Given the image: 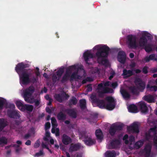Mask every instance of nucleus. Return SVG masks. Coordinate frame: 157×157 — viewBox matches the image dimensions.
<instances>
[{
	"mask_svg": "<svg viewBox=\"0 0 157 157\" xmlns=\"http://www.w3.org/2000/svg\"><path fill=\"white\" fill-rule=\"evenodd\" d=\"M7 125L6 121H5L4 119H0V132L2 131Z\"/></svg>",
	"mask_w": 157,
	"mask_h": 157,
	"instance_id": "34",
	"label": "nucleus"
},
{
	"mask_svg": "<svg viewBox=\"0 0 157 157\" xmlns=\"http://www.w3.org/2000/svg\"><path fill=\"white\" fill-rule=\"evenodd\" d=\"M95 103L99 108L101 109L105 108V104L104 100L100 99L98 98Z\"/></svg>",
	"mask_w": 157,
	"mask_h": 157,
	"instance_id": "24",
	"label": "nucleus"
},
{
	"mask_svg": "<svg viewBox=\"0 0 157 157\" xmlns=\"http://www.w3.org/2000/svg\"><path fill=\"white\" fill-rule=\"evenodd\" d=\"M129 89L132 94L133 95H137L139 93L137 90L134 86L130 87Z\"/></svg>",
	"mask_w": 157,
	"mask_h": 157,
	"instance_id": "42",
	"label": "nucleus"
},
{
	"mask_svg": "<svg viewBox=\"0 0 157 157\" xmlns=\"http://www.w3.org/2000/svg\"><path fill=\"white\" fill-rule=\"evenodd\" d=\"M7 144V139L4 136L0 138V144Z\"/></svg>",
	"mask_w": 157,
	"mask_h": 157,
	"instance_id": "45",
	"label": "nucleus"
},
{
	"mask_svg": "<svg viewBox=\"0 0 157 157\" xmlns=\"http://www.w3.org/2000/svg\"><path fill=\"white\" fill-rule=\"evenodd\" d=\"M153 140L155 144L157 145V136L154 137Z\"/></svg>",
	"mask_w": 157,
	"mask_h": 157,
	"instance_id": "64",
	"label": "nucleus"
},
{
	"mask_svg": "<svg viewBox=\"0 0 157 157\" xmlns=\"http://www.w3.org/2000/svg\"><path fill=\"white\" fill-rule=\"evenodd\" d=\"M120 92L124 98L128 99L130 98V95L126 90L124 89H121Z\"/></svg>",
	"mask_w": 157,
	"mask_h": 157,
	"instance_id": "26",
	"label": "nucleus"
},
{
	"mask_svg": "<svg viewBox=\"0 0 157 157\" xmlns=\"http://www.w3.org/2000/svg\"><path fill=\"white\" fill-rule=\"evenodd\" d=\"M6 108H8L10 109H14L15 108V106L14 104H13L6 103Z\"/></svg>",
	"mask_w": 157,
	"mask_h": 157,
	"instance_id": "48",
	"label": "nucleus"
},
{
	"mask_svg": "<svg viewBox=\"0 0 157 157\" xmlns=\"http://www.w3.org/2000/svg\"><path fill=\"white\" fill-rule=\"evenodd\" d=\"M78 75L77 74V73L74 72L71 75L70 81H72L74 79L78 78Z\"/></svg>",
	"mask_w": 157,
	"mask_h": 157,
	"instance_id": "40",
	"label": "nucleus"
},
{
	"mask_svg": "<svg viewBox=\"0 0 157 157\" xmlns=\"http://www.w3.org/2000/svg\"><path fill=\"white\" fill-rule=\"evenodd\" d=\"M144 142L141 140L139 141L136 142L134 144V147L136 149L140 148L143 145Z\"/></svg>",
	"mask_w": 157,
	"mask_h": 157,
	"instance_id": "39",
	"label": "nucleus"
},
{
	"mask_svg": "<svg viewBox=\"0 0 157 157\" xmlns=\"http://www.w3.org/2000/svg\"><path fill=\"white\" fill-rule=\"evenodd\" d=\"M50 127V123L49 122H46L45 125V128L46 130L49 129Z\"/></svg>",
	"mask_w": 157,
	"mask_h": 157,
	"instance_id": "54",
	"label": "nucleus"
},
{
	"mask_svg": "<svg viewBox=\"0 0 157 157\" xmlns=\"http://www.w3.org/2000/svg\"><path fill=\"white\" fill-rule=\"evenodd\" d=\"M79 106L82 110H84L86 108V100L85 99L79 100Z\"/></svg>",
	"mask_w": 157,
	"mask_h": 157,
	"instance_id": "29",
	"label": "nucleus"
},
{
	"mask_svg": "<svg viewBox=\"0 0 157 157\" xmlns=\"http://www.w3.org/2000/svg\"><path fill=\"white\" fill-rule=\"evenodd\" d=\"M123 127V124L118 125H112L109 129V132L112 136H114L117 131L122 130Z\"/></svg>",
	"mask_w": 157,
	"mask_h": 157,
	"instance_id": "9",
	"label": "nucleus"
},
{
	"mask_svg": "<svg viewBox=\"0 0 157 157\" xmlns=\"http://www.w3.org/2000/svg\"><path fill=\"white\" fill-rule=\"evenodd\" d=\"M45 110L47 113L50 114H51L52 113V110L48 107H46Z\"/></svg>",
	"mask_w": 157,
	"mask_h": 157,
	"instance_id": "56",
	"label": "nucleus"
},
{
	"mask_svg": "<svg viewBox=\"0 0 157 157\" xmlns=\"http://www.w3.org/2000/svg\"><path fill=\"white\" fill-rule=\"evenodd\" d=\"M75 66L72 65L69 66L66 69L65 73L61 79L60 80L62 83H64L67 82L68 80H70V77L72 71L75 68Z\"/></svg>",
	"mask_w": 157,
	"mask_h": 157,
	"instance_id": "3",
	"label": "nucleus"
},
{
	"mask_svg": "<svg viewBox=\"0 0 157 157\" xmlns=\"http://www.w3.org/2000/svg\"><path fill=\"white\" fill-rule=\"evenodd\" d=\"M6 100L4 99L0 98V113L3 109L4 105L5 104Z\"/></svg>",
	"mask_w": 157,
	"mask_h": 157,
	"instance_id": "41",
	"label": "nucleus"
},
{
	"mask_svg": "<svg viewBox=\"0 0 157 157\" xmlns=\"http://www.w3.org/2000/svg\"><path fill=\"white\" fill-rule=\"evenodd\" d=\"M78 100L75 97L73 96L72 98L70 99L68 102V105L71 106L72 105H75L77 104Z\"/></svg>",
	"mask_w": 157,
	"mask_h": 157,
	"instance_id": "33",
	"label": "nucleus"
},
{
	"mask_svg": "<svg viewBox=\"0 0 157 157\" xmlns=\"http://www.w3.org/2000/svg\"><path fill=\"white\" fill-rule=\"evenodd\" d=\"M38 80L37 78H36L33 77L32 79V82L33 83L36 82Z\"/></svg>",
	"mask_w": 157,
	"mask_h": 157,
	"instance_id": "62",
	"label": "nucleus"
},
{
	"mask_svg": "<svg viewBox=\"0 0 157 157\" xmlns=\"http://www.w3.org/2000/svg\"><path fill=\"white\" fill-rule=\"evenodd\" d=\"M64 72V69L63 68H59L56 72L57 76H61Z\"/></svg>",
	"mask_w": 157,
	"mask_h": 157,
	"instance_id": "47",
	"label": "nucleus"
},
{
	"mask_svg": "<svg viewBox=\"0 0 157 157\" xmlns=\"http://www.w3.org/2000/svg\"><path fill=\"white\" fill-rule=\"evenodd\" d=\"M116 153L114 151H107L105 153L106 157H115Z\"/></svg>",
	"mask_w": 157,
	"mask_h": 157,
	"instance_id": "35",
	"label": "nucleus"
},
{
	"mask_svg": "<svg viewBox=\"0 0 157 157\" xmlns=\"http://www.w3.org/2000/svg\"><path fill=\"white\" fill-rule=\"evenodd\" d=\"M132 71L131 70H127L126 69H124L123 71V73L122 75L125 78H127L134 75Z\"/></svg>",
	"mask_w": 157,
	"mask_h": 157,
	"instance_id": "23",
	"label": "nucleus"
},
{
	"mask_svg": "<svg viewBox=\"0 0 157 157\" xmlns=\"http://www.w3.org/2000/svg\"><path fill=\"white\" fill-rule=\"evenodd\" d=\"M79 134L81 137L84 139L83 141L85 144L87 146H91L94 144L96 141L92 139L91 135L86 131H82Z\"/></svg>",
	"mask_w": 157,
	"mask_h": 157,
	"instance_id": "2",
	"label": "nucleus"
},
{
	"mask_svg": "<svg viewBox=\"0 0 157 157\" xmlns=\"http://www.w3.org/2000/svg\"><path fill=\"white\" fill-rule=\"evenodd\" d=\"M82 147L81 144L79 143L76 144L72 143L69 149L70 152H73L79 150Z\"/></svg>",
	"mask_w": 157,
	"mask_h": 157,
	"instance_id": "16",
	"label": "nucleus"
},
{
	"mask_svg": "<svg viewBox=\"0 0 157 157\" xmlns=\"http://www.w3.org/2000/svg\"><path fill=\"white\" fill-rule=\"evenodd\" d=\"M127 39L129 48H136L137 47L136 38L135 36L132 35H128L127 36Z\"/></svg>",
	"mask_w": 157,
	"mask_h": 157,
	"instance_id": "7",
	"label": "nucleus"
},
{
	"mask_svg": "<svg viewBox=\"0 0 157 157\" xmlns=\"http://www.w3.org/2000/svg\"><path fill=\"white\" fill-rule=\"evenodd\" d=\"M135 83L138 85L139 88L141 90H144L145 88V84L142 79L139 78H136L135 79Z\"/></svg>",
	"mask_w": 157,
	"mask_h": 157,
	"instance_id": "20",
	"label": "nucleus"
},
{
	"mask_svg": "<svg viewBox=\"0 0 157 157\" xmlns=\"http://www.w3.org/2000/svg\"><path fill=\"white\" fill-rule=\"evenodd\" d=\"M62 142L65 145H67L71 143L72 140L71 137L65 134H63L62 137Z\"/></svg>",
	"mask_w": 157,
	"mask_h": 157,
	"instance_id": "21",
	"label": "nucleus"
},
{
	"mask_svg": "<svg viewBox=\"0 0 157 157\" xmlns=\"http://www.w3.org/2000/svg\"><path fill=\"white\" fill-rule=\"evenodd\" d=\"M95 134L98 139L101 140L103 139L102 133L101 129L96 130L95 131Z\"/></svg>",
	"mask_w": 157,
	"mask_h": 157,
	"instance_id": "30",
	"label": "nucleus"
},
{
	"mask_svg": "<svg viewBox=\"0 0 157 157\" xmlns=\"http://www.w3.org/2000/svg\"><path fill=\"white\" fill-rule=\"evenodd\" d=\"M51 123L52 126L53 127H56L58 126V124L56 120L55 117H52L51 118Z\"/></svg>",
	"mask_w": 157,
	"mask_h": 157,
	"instance_id": "44",
	"label": "nucleus"
},
{
	"mask_svg": "<svg viewBox=\"0 0 157 157\" xmlns=\"http://www.w3.org/2000/svg\"><path fill=\"white\" fill-rule=\"evenodd\" d=\"M29 64L22 62L17 64L15 67V70L18 74L20 75L23 72L27 71V70L25 68L29 67Z\"/></svg>",
	"mask_w": 157,
	"mask_h": 157,
	"instance_id": "5",
	"label": "nucleus"
},
{
	"mask_svg": "<svg viewBox=\"0 0 157 157\" xmlns=\"http://www.w3.org/2000/svg\"><path fill=\"white\" fill-rule=\"evenodd\" d=\"M143 99L145 101L148 103H152L154 102V99L153 96L151 95H145L143 98Z\"/></svg>",
	"mask_w": 157,
	"mask_h": 157,
	"instance_id": "27",
	"label": "nucleus"
},
{
	"mask_svg": "<svg viewBox=\"0 0 157 157\" xmlns=\"http://www.w3.org/2000/svg\"><path fill=\"white\" fill-rule=\"evenodd\" d=\"M33 106L32 105L26 104H24L22 111H24L26 110L30 112H31L33 111Z\"/></svg>",
	"mask_w": 157,
	"mask_h": 157,
	"instance_id": "28",
	"label": "nucleus"
},
{
	"mask_svg": "<svg viewBox=\"0 0 157 157\" xmlns=\"http://www.w3.org/2000/svg\"><path fill=\"white\" fill-rule=\"evenodd\" d=\"M136 66V63L134 62H132L129 65L130 67L132 68H134Z\"/></svg>",
	"mask_w": 157,
	"mask_h": 157,
	"instance_id": "63",
	"label": "nucleus"
},
{
	"mask_svg": "<svg viewBox=\"0 0 157 157\" xmlns=\"http://www.w3.org/2000/svg\"><path fill=\"white\" fill-rule=\"evenodd\" d=\"M7 114L10 117L14 119H18L20 117L17 111L14 110L8 109L7 111Z\"/></svg>",
	"mask_w": 157,
	"mask_h": 157,
	"instance_id": "15",
	"label": "nucleus"
},
{
	"mask_svg": "<svg viewBox=\"0 0 157 157\" xmlns=\"http://www.w3.org/2000/svg\"><path fill=\"white\" fill-rule=\"evenodd\" d=\"M40 145L39 141V140H37L36 142L34 145V147L35 148H37Z\"/></svg>",
	"mask_w": 157,
	"mask_h": 157,
	"instance_id": "55",
	"label": "nucleus"
},
{
	"mask_svg": "<svg viewBox=\"0 0 157 157\" xmlns=\"http://www.w3.org/2000/svg\"><path fill=\"white\" fill-rule=\"evenodd\" d=\"M83 57L86 63L88 65H90V63H88V61H89L90 59L93 58L94 55L90 52L87 51L84 53Z\"/></svg>",
	"mask_w": 157,
	"mask_h": 157,
	"instance_id": "19",
	"label": "nucleus"
},
{
	"mask_svg": "<svg viewBox=\"0 0 157 157\" xmlns=\"http://www.w3.org/2000/svg\"><path fill=\"white\" fill-rule=\"evenodd\" d=\"M34 90V87L32 86H30L23 91V97L25 101L27 100V98L30 97Z\"/></svg>",
	"mask_w": 157,
	"mask_h": 157,
	"instance_id": "11",
	"label": "nucleus"
},
{
	"mask_svg": "<svg viewBox=\"0 0 157 157\" xmlns=\"http://www.w3.org/2000/svg\"><path fill=\"white\" fill-rule=\"evenodd\" d=\"M27 100L25 101L27 103L33 104L34 102L35 99H34L33 98H30V97H29V98H27Z\"/></svg>",
	"mask_w": 157,
	"mask_h": 157,
	"instance_id": "49",
	"label": "nucleus"
},
{
	"mask_svg": "<svg viewBox=\"0 0 157 157\" xmlns=\"http://www.w3.org/2000/svg\"><path fill=\"white\" fill-rule=\"evenodd\" d=\"M98 96L101 97H103L105 94L112 93L113 91V90L111 88L103 87L102 83H100L98 85Z\"/></svg>",
	"mask_w": 157,
	"mask_h": 157,
	"instance_id": "4",
	"label": "nucleus"
},
{
	"mask_svg": "<svg viewBox=\"0 0 157 157\" xmlns=\"http://www.w3.org/2000/svg\"><path fill=\"white\" fill-rule=\"evenodd\" d=\"M57 117L59 120L64 121L66 119V116L62 111H60L57 114Z\"/></svg>",
	"mask_w": 157,
	"mask_h": 157,
	"instance_id": "31",
	"label": "nucleus"
},
{
	"mask_svg": "<svg viewBox=\"0 0 157 157\" xmlns=\"http://www.w3.org/2000/svg\"><path fill=\"white\" fill-rule=\"evenodd\" d=\"M105 100L107 103L105 104V108L109 110H112L115 107V102L114 98L111 96H108L106 98Z\"/></svg>",
	"mask_w": 157,
	"mask_h": 157,
	"instance_id": "8",
	"label": "nucleus"
},
{
	"mask_svg": "<svg viewBox=\"0 0 157 157\" xmlns=\"http://www.w3.org/2000/svg\"><path fill=\"white\" fill-rule=\"evenodd\" d=\"M157 127L156 126H155L151 128L149 130L148 133H146V137H150L151 136L150 133L152 132L154 133H156V128Z\"/></svg>",
	"mask_w": 157,
	"mask_h": 157,
	"instance_id": "37",
	"label": "nucleus"
},
{
	"mask_svg": "<svg viewBox=\"0 0 157 157\" xmlns=\"http://www.w3.org/2000/svg\"><path fill=\"white\" fill-rule=\"evenodd\" d=\"M148 67L147 66H144L142 69V72L144 74H147L148 72L147 70Z\"/></svg>",
	"mask_w": 157,
	"mask_h": 157,
	"instance_id": "52",
	"label": "nucleus"
},
{
	"mask_svg": "<svg viewBox=\"0 0 157 157\" xmlns=\"http://www.w3.org/2000/svg\"><path fill=\"white\" fill-rule=\"evenodd\" d=\"M118 85V84L117 82H114L112 83L111 84V86L113 88H115Z\"/></svg>",
	"mask_w": 157,
	"mask_h": 157,
	"instance_id": "61",
	"label": "nucleus"
},
{
	"mask_svg": "<svg viewBox=\"0 0 157 157\" xmlns=\"http://www.w3.org/2000/svg\"><path fill=\"white\" fill-rule=\"evenodd\" d=\"M147 88H149L151 91H154L155 92L157 90V86H150L149 85L147 86Z\"/></svg>",
	"mask_w": 157,
	"mask_h": 157,
	"instance_id": "46",
	"label": "nucleus"
},
{
	"mask_svg": "<svg viewBox=\"0 0 157 157\" xmlns=\"http://www.w3.org/2000/svg\"><path fill=\"white\" fill-rule=\"evenodd\" d=\"M69 97V95L65 92L56 94L54 95L55 98L60 103L62 102L64 100L67 99Z\"/></svg>",
	"mask_w": 157,
	"mask_h": 157,
	"instance_id": "10",
	"label": "nucleus"
},
{
	"mask_svg": "<svg viewBox=\"0 0 157 157\" xmlns=\"http://www.w3.org/2000/svg\"><path fill=\"white\" fill-rule=\"evenodd\" d=\"M56 127H52L51 129V132L52 133H55L56 136H59V131L58 128L56 129Z\"/></svg>",
	"mask_w": 157,
	"mask_h": 157,
	"instance_id": "43",
	"label": "nucleus"
},
{
	"mask_svg": "<svg viewBox=\"0 0 157 157\" xmlns=\"http://www.w3.org/2000/svg\"><path fill=\"white\" fill-rule=\"evenodd\" d=\"M63 111L73 118H76L77 117V114L75 109H67L63 110Z\"/></svg>",
	"mask_w": 157,
	"mask_h": 157,
	"instance_id": "14",
	"label": "nucleus"
},
{
	"mask_svg": "<svg viewBox=\"0 0 157 157\" xmlns=\"http://www.w3.org/2000/svg\"><path fill=\"white\" fill-rule=\"evenodd\" d=\"M127 130L131 132L138 133L139 132V129L138 123L137 122H134L130 126L127 127Z\"/></svg>",
	"mask_w": 157,
	"mask_h": 157,
	"instance_id": "13",
	"label": "nucleus"
},
{
	"mask_svg": "<svg viewBox=\"0 0 157 157\" xmlns=\"http://www.w3.org/2000/svg\"><path fill=\"white\" fill-rule=\"evenodd\" d=\"M87 87L86 91L87 92H90L92 91V88L91 84H89L87 86Z\"/></svg>",
	"mask_w": 157,
	"mask_h": 157,
	"instance_id": "53",
	"label": "nucleus"
},
{
	"mask_svg": "<svg viewBox=\"0 0 157 157\" xmlns=\"http://www.w3.org/2000/svg\"><path fill=\"white\" fill-rule=\"evenodd\" d=\"M90 98L93 101V102L95 103L98 99L97 98L95 95H91Z\"/></svg>",
	"mask_w": 157,
	"mask_h": 157,
	"instance_id": "51",
	"label": "nucleus"
},
{
	"mask_svg": "<svg viewBox=\"0 0 157 157\" xmlns=\"http://www.w3.org/2000/svg\"><path fill=\"white\" fill-rule=\"evenodd\" d=\"M138 106L142 113H146L148 112V108L146 104L144 102L142 101L139 102L138 104Z\"/></svg>",
	"mask_w": 157,
	"mask_h": 157,
	"instance_id": "22",
	"label": "nucleus"
},
{
	"mask_svg": "<svg viewBox=\"0 0 157 157\" xmlns=\"http://www.w3.org/2000/svg\"><path fill=\"white\" fill-rule=\"evenodd\" d=\"M135 140V137L133 136H131L129 137V141L132 142Z\"/></svg>",
	"mask_w": 157,
	"mask_h": 157,
	"instance_id": "60",
	"label": "nucleus"
},
{
	"mask_svg": "<svg viewBox=\"0 0 157 157\" xmlns=\"http://www.w3.org/2000/svg\"><path fill=\"white\" fill-rule=\"evenodd\" d=\"M31 136V135L29 133H27L25 135L23 138L25 140H27Z\"/></svg>",
	"mask_w": 157,
	"mask_h": 157,
	"instance_id": "58",
	"label": "nucleus"
},
{
	"mask_svg": "<svg viewBox=\"0 0 157 157\" xmlns=\"http://www.w3.org/2000/svg\"><path fill=\"white\" fill-rule=\"evenodd\" d=\"M128 109L129 111L131 113H136L137 112V107L134 104H132L129 105L128 107Z\"/></svg>",
	"mask_w": 157,
	"mask_h": 157,
	"instance_id": "32",
	"label": "nucleus"
},
{
	"mask_svg": "<svg viewBox=\"0 0 157 157\" xmlns=\"http://www.w3.org/2000/svg\"><path fill=\"white\" fill-rule=\"evenodd\" d=\"M35 105L36 106H38L40 104V101L39 100L37 99H35Z\"/></svg>",
	"mask_w": 157,
	"mask_h": 157,
	"instance_id": "59",
	"label": "nucleus"
},
{
	"mask_svg": "<svg viewBox=\"0 0 157 157\" xmlns=\"http://www.w3.org/2000/svg\"><path fill=\"white\" fill-rule=\"evenodd\" d=\"M16 105L18 108L22 111L24 104L21 101H17L16 102Z\"/></svg>",
	"mask_w": 157,
	"mask_h": 157,
	"instance_id": "38",
	"label": "nucleus"
},
{
	"mask_svg": "<svg viewBox=\"0 0 157 157\" xmlns=\"http://www.w3.org/2000/svg\"><path fill=\"white\" fill-rule=\"evenodd\" d=\"M151 146L149 144H147L144 149L141 150L139 152L141 155H144L145 157H149L150 155Z\"/></svg>",
	"mask_w": 157,
	"mask_h": 157,
	"instance_id": "12",
	"label": "nucleus"
},
{
	"mask_svg": "<svg viewBox=\"0 0 157 157\" xmlns=\"http://www.w3.org/2000/svg\"><path fill=\"white\" fill-rule=\"evenodd\" d=\"M154 45L151 44H148L144 46V49L147 52H149L152 51V47H154Z\"/></svg>",
	"mask_w": 157,
	"mask_h": 157,
	"instance_id": "36",
	"label": "nucleus"
},
{
	"mask_svg": "<svg viewBox=\"0 0 157 157\" xmlns=\"http://www.w3.org/2000/svg\"><path fill=\"white\" fill-rule=\"evenodd\" d=\"M147 43V40L146 37L143 36L140 39L139 44L140 46L144 47Z\"/></svg>",
	"mask_w": 157,
	"mask_h": 157,
	"instance_id": "25",
	"label": "nucleus"
},
{
	"mask_svg": "<svg viewBox=\"0 0 157 157\" xmlns=\"http://www.w3.org/2000/svg\"><path fill=\"white\" fill-rule=\"evenodd\" d=\"M44 153L43 149L40 150L39 152L36 153L35 156L37 157H39L42 155H43Z\"/></svg>",
	"mask_w": 157,
	"mask_h": 157,
	"instance_id": "50",
	"label": "nucleus"
},
{
	"mask_svg": "<svg viewBox=\"0 0 157 157\" xmlns=\"http://www.w3.org/2000/svg\"><path fill=\"white\" fill-rule=\"evenodd\" d=\"M30 73L27 71L23 72L19 75L20 82L23 85H27L30 82Z\"/></svg>",
	"mask_w": 157,
	"mask_h": 157,
	"instance_id": "6",
	"label": "nucleus"
},
{
	"mask_svg": "<svg viewBox=\"0 0 157 157\" xmlns=\"http://www.w3.org/2000/svg\"><path fill=\"white\" fill-rule=\"evenodd\" d=\"M57 78V76L55 75H53L52 76V80L54 82H56Z\"/></svg>",
	"mask_w": 157,
	"mask_h": 157,
	"instance_id": "57",
	"label": "nucleus"
},
{
	"mask_svg": "<svg viewBox=\"0 0 157 157\" xmlns=\"http://www.w3.org/2000/svg\"><path fill=\"white\" fill-rule=\"evenodd\" d=\"M109 51V48L106 45L103 46L97 50L95 55L97 57V61L99 63L102 65L108 63V61L106 58L107 57Z\"/></svg>",
	"mask_w": 157,
	"mask_h": 157,
	"instance_id": "1",
	"label": "nucleus"
},
{
	"mask_svg": "<svg viewBox=\"0 0 157 157\" xmlns=\"http://www.w3.org/2000/svg\"><path fill=\"white\" fill-rule=\"evenodd\" d=\"M121 144V141L119 139H114L113 140L109 145V149H115L119 148Z\"/></svg>",
	"mask_w": 157,
	"mask_h": 157,
	"instance_id": "17",
	"label": "nucleus"
},
{
	"mask_svg": "<svg viewBox=\"0 0 157 157\" xmlns=\"http://www.w3.org/2000/svg\"><path fill=\"white\" fill-rule=\"evenodd\" d=\"M117 59L118 61L121 63L124 64L126 60V54L123 51H119L118 54Z\"/></svg>",
	"mask_w": 157,
	"mask_h": 157,
	"instance_id": "18",
	"label": "nucleus"
}]
</instances>
